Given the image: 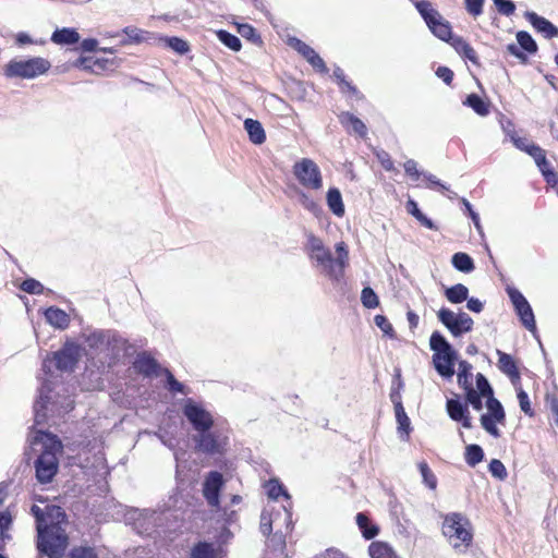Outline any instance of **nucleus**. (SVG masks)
Segmentation results:
<instances>
[{"label":"nucleus","instance_id":"nucleus-1","mask_svg":"<svg viewBox=\"0 0 558 558\" xmlns=\"http://www.w3.org/2000/svg\"><path fill=\"white\" fill-rule=\"evenodd\" d=\"M33 446L40 447V452L34 462L36 480L40 484H49L59 471L58 456L63 452V445L57 435L39 432L34 437Z\"/></svg>","mask_w":558,"mask_h":558},{"label":"nucleus","instance_id":"nucleus-2","mask_svg":"<svg viewBox=\"0 0 558 558\" xmlns=\"http://www.w3.org/2000/svg\"><path fill=\"white\" fill-rule=\"evenodd\" d=\"M307 245L310 258L316 263V267H319L326 276L333 280H339L343 276V270L349 259V253L343 242L336 245L338 254L336 259L318 236L311 234Z\"/></svg>","mask_w":558,"mask_h":558},{"label":"nucleus","instance_id":"nucleus-3","mask_svg":"<svg viewBox=\"0 0 558 558\" xmlns=\"http://www.w3.org/2000/svg\"><path fill=\"white\" fill-rule=\"evenodd\" d=\"M133 367L136 373L143 375L144 377L159 376L161 374L165 375V387L171 393H181L184 396L190 393V389L177 380L170 369L162 368L158 361L147 351L140 352L136 355L135 361L133 362Z\"/></svg>","mask_w":558,"mask_h":558},{"label":"nucleus","instance_id":"nucleus-4","mask_svg":"<svg viewBox=\"0 0 558 558\" xmlns=\"http://www.w3.org/2000/svg\"><path fill=\"white\" fill-rule=\"evenodd\" d=\"M69 545L65 530L58 524H48L37 531V549L40 555L48 558H63Z\"/></svg>","mask_w":558,"mask_h":558},{"label":"nucleus","instance_id":"nucleus-5","mask_svg":"<svg viewBox=\"0 0 558 558\" xmlns=\"http://www.w3.org/2000/svg\"><path fill=\"white\" fill-rule=\"evenodd\" d=\"M429 348L434 352L433 365L436 372L444 378H452L458 359L457 351L439 331L432 333Z\"/></svg>","mask_w":558,"mask_h":558},{"label":"nucleus","instance_id":"nucleus-6","mask_svg":"<svg viewBox=\"0 0 558 558\" xmlns=\"http://www.w3.org/2000/svg\"><path fill=\"white\" fill-rule=\"evenodd\" d=\"M442 534L454 549L468 548L473 539L470 520L461 513H450L445 517Z\"/></svg>","mask_w":558,"mask_h":558},{"label":"nucleus","instance_id":"nucleus-7","mask_svg":"<svg viewBox=\"0 0 558 558\" xmlns=\"http://www.w3.org/2000/svg\"><path fill=\"white\" fill-rule=\"evenodd\" d=\"M50 62L41 57H34L27 60H11L3 68V75L7 78L32 80L45 74L50 69Z\"/></svg>","mask_w":558,"mask_h":558},{"label":"nucleus","instance_id":"nucleus-8","mask_svg":"<svg viewBox=\"0 0 558 558\" xmlns=\"http://www.w3.org/2000/svg\"><path fill=\"white\" fill-rule=\"evenodd\" d=\"M283 529V532L290 533L293 529L292 512L286 507L281 506L278 509H264L260 514L259 530L263 535H269L274 529Z\"/></svg>","mask_w":558,"mask_h":558},{"label":"nucleus","instance_id":"nucleus-9","mask_svg":"<svg viewBox=\"0 0 558 558\" xmlns=\"http://www.w3.org/2000/svg\"><path fill=\"white\" fill-rule=\"evenodd\" d=\"M293 174L300 184L306 189L320 190L323 177L319 167L310 158H302L293 166Z\"/></svg>","mask_w":558,"mask_h":558},{"label":"nucleus","instance_id":"nucleus-10","mask_svg":"<svg viewBox=\"0 0 558 558\" xmlns=\"http://www.w3.org/2000/svg\"><path fill=\"white\" fill-rule=\"evenodd\" d=\"M183 415L196 432H209L214 426L211 414L193 399L185 401Z\"/></svg>","mask_w":558,"mask_h":558},{"label":"nucleus","instance_id":"nucleus-11","mask_svg":"<svg viewBox=\"0 0 558 558\" xmlns=\"http://www.w3.org/2000/svg\"><path fill=\"white\" fill-rule=\"evenodd\" d=\"M437 316L441 324H444L454 337L471 331L474 325L471 316L464 312H460L456 315L448 308H441L438 311Z\"/></svg>","mask_w":558,"mask_h":558},{"label":"nucleus","instance_id":"nucleus-12","mask_svg":"<svg viewBox=\"0 0 558 558\" xmlns=\"http://www.w3.org/2000/svg\"><path fill=\"white\" fill-rule=\"evenodd\" d=\"M508 295L514 306V310L520 317V320L522 325L531 332L535 333L536 331V324L534 314L532 311L531 305L529 304L527 300L524 298V295L514 288H508L507 289Z\"/></svg>","mask_w":558,"mask_h":558},{"label":"nucleus","instance_id":"nucleus-13","mask_svg":"<svg viewBox=\"0 0 558 558\" xmlns=\"http://www.w3.org/2000/svg\"><path fill=\"white\" fill-rule=\"evenodd\" d=\"M475 378L477 389L486 398L487 414L494 416L498 423L504 424L506 420L505 410L501 403L494 397V390L488 379L482 373H477Z\"/></svg>","mask_w":558,"mask_h":558},{"label":"nucleus","instance_id":"nucleus-14","mask_svg":"<svg viewBox=\"0 0 558 558\" xmlns=\"http://www.w3.org/2000/svg\"><path fill=\"white\" fill-rule=\"evenodd\" d=\"M225 485V478L218 471H210L203 483V495L207 504L217 511L220 507V493Z\"/></svg>","mask_w":558,"mask_h":558},{"label":"nucleus","instance_id":"nucleus-15","mask_svg":"<svg viewBox=\"0 0 558 558\" xmlns=\"http://www.w3.org/2000/svg\"><path fill=\"white\" fill-rule=\"evenodd\" d=\"M81 348L74 342H65L64 345L54 352L53 360L57 369L62 372H71L80 360Z\"/></svg>","mask_w":558,"mask_h":558},{"label":"nucleus","instance_id":"nucleus-16","mask_svg":"<svg viewBox=\"0 0 558 558\" xmlns=\"http://www.w3.org/2000/svg\"><path fill=\"white\" fill-rule=\"evenodd\" d=\"M446 408L452 421L461 422L464 428H472V418L466 404H463L459 399H448Z\"/></svg>","mask_w":558,"mask_h":558},{"label":"nucleus","instance_id":"nucleus-17","mask_svg":"<svg viewBox=\"0 0 558 558\" xmlns=\"http://www.w3.org/2000/svg\"><path fill=\"white\" fill-rule=\"evenodd\" d=\"M525 19L532 24V26L542 33L546 38H553L558 36V27L543 16L537 15L535 12L526 11L524 14Z\"/></svg>","mask_w":558,"mask_h":558},{"label":"nucleus","instance_id":"nucleus-18","mask_svg":"<svg viewBox=\"0 0 558 558\" xmlns=\"http://www.w3.org/2000/svg\"><path fill=\"white\" fill-rule=\"evenodd\" d=\"M497 355L499 369L504 374H506L510 378L511 383L515 386L517 383L520 380V373L515 364V361L510 354L505 353L500 350H497Z\"/></svg>","mask_w":558,"mask_h":558},{"label":"nucleus","instance_id":"nucleus-19","mask_svg":"<svg viewBox=\"0 0 558 558\" xmlns=\"http://www.w3.org/2000/svg\"><path fill=\"white\" fill-rule=\"evenodd\" d=\"M198 435L194 437L196 448L198 451L207 454H215L219 451L217 438L209 432H197Z\"/></svg>","mask_w":558,"mask_h":558},{"label":"nucleus","instance_id":"nucleus-20","mask_svg":"<svg viewBox=\"0 0 558 558\" xmlns=\"http://www.w3.org/2000/svg\"><path fill=\"white\" fill-rule=\"evenodd\" d=\"M80 34L75 28H57L51 35V41L57 45H74L80 41Z\"/></svg>","mask_w":558,"mask_h":558},{"label":"nucleus","instance_id":"nucleus-21","mask_svg":"<svg viewBox=\"0 0 558 558\" xmlns=\"http://www.w3.org/2000/svg\"><path fill=\"white\" fill-rule=\"evenodd\" d=\"M46 320L59 329L68 328L70 324L69 315L61 308L51 306L45 311Z\"/></svg>","mask_w":558,"mask_h":558},{"label":"nucleus","instance_id":"nucleus-22","mask_svg":"<svg viewBox=\"0 0 558 558\" xmlns=\"http://www.w3.org/2000/svg\"><path fill=\"white\" fill-rule=\"evenodd\" d=\"M246 134L254 145H262L266 142V132L262 123L254 119L246 118Z\"/></svg>","mask_w":558,"mask_h":558},{"label":"nucleus","instance_id":"nucleus-23","mask_svg":"<svg viewBox=\"0 0 558 558\" xmlns=\"http://www.w3.org/2000/svg\"><path fill=\"white\" fill-rule=\"evenodd\" d=\"M427 26L436 37L444 41H449L452 37L450 23L445 20L441 14H439L438 19L432 21Z\"/></svg>","mask_w":558,"mask_h":558},{"label":"nucleus","instance_id":"nucleus-24","mask_svg":"<svg viewBox=\"0 0 558 558\" xmlns=\"http://www.w3.org/2000/svg\"><path fill=\"white\" fill-rule=\"evenodd\" d=\"M339 119H340L341 124L344 128L351 130L352 132L356 133L361 137L366 135V133H367L366 125L364 124V122L361 119H359L354 114H352L350 112H342L339 116Z\"/></svg>","mask_w":558,"mask_h":558},{"label":"nucleus","instance_id":"nucleus-25","mask_svg":"<svg viewBox=\"0 0 558 558\" xmlns=\"http://www.w3.org/2000/svg\"><path fill=\"white\" fill-rule=\"evenodd\" d=\"M472 368H473L472 364L469 363L468 361L462 360V361L459 362L458 385L464 391H466L468 389H472L473 388V384H472V378H473Z\"/></svg>","mask_w":558,"mask_h":558},{"label":"nucleus","instance_id":"nucleus-26","mask_svg":"<svg viewBox=\"0 0 558 558\" xmlns=\"http://www.w3.org/2000/svg\"><path fill=\"white\" fill-rule=\"evenodd\" d=\"M327 205L329 209L338 217L343 216L344 205L342 202L341 193L338 189L332 187L327 192Z\"/></svg>","mask_w":558,"mask_h":558},{"label":"nucleus","instance_id":"nucleus-27","mask_svg":"<svg viewBox=\"0 0 558 558\" xmlns=\"http://www.w3.org/2000/svg\"><path fill=\"white\" fill-rule=\"evenodd\" d=\"M289 533L283 532V529L278 527V531L271 532L267 536V546L272 551L283 553L286 549V538Z\"/></svg>","mask_w":558,"mask_h":558},{"label":"nucleus","instance_id":"nucleus-28","mask_svg":"<svg viewBox=\"0 0 558 558\" xmlns=\"http://www.w3.org/2000/svg\"><path fill=\"white\" fill-rule=\"evenodd\" d=\"M445 295L447 300L453 304L462 303L468 300L469 289L462 283H457L446 289Z\"/></svg>","mask_w":558,"mask_h":558},{"label":"nucleus","instance_id":"nucleus-29","mask_svg":"<svg viewBox=\"0 0 558 558\" xmlns=\"http://www.w3.org/2000/svg\"><path fill=\"white\" fill-rule=\"evenodd\" d=\"M452 266L462 272H471L474 269V262L472 257L466 253H456L451 258Z\"/></svg>","mask_w":558,"mask_h":558},{"label":"nucleus","instance_id":"nucleus-30","mask_svg":"<svg viewBox=\"0 0 558 558\" xmlns=\"http://www.w3.org/2000/svg\"><path fill=\"white\" fill-rule=\"evenodd\" d=\"M368 551L372 558H397L395 550L383 542L372 543L368 547Z\"/></svg>","mask_w":558,"mask_h":558},{"label":"nucleus","instance_id":"nucleus-31","mask_svg":"<svg viewBox=\"0 0 558 558\" xmlns=\"http://www.w3.org/2000/svg\"><path fill=\"white\" fill-rule=\"evenodd\" d=\"M216 36L217 38L219 39V41L221 44H223L226 47H228L229 49H231L232 51H240L241 48H242V43H241V39L229 33L228 31H225V29H219L216 32Z\"/></svg>","mask_w":558,"mask_h":558},{"label":"nucleus","instance_id":"nucleus-32","mask_svg":"<svg viewBox=\"0 0 558 558\" xmlns=\"http://www.w3.org/2000/svg\"><path fill=\"white\" fill-rule=\"evenodd\" d=\"M161 40L165 43L166 47L170 48L171 50L181 56L186 54L191 50L189 43L180 37L167 36L161 38Z\"/></svg>","mask_w":558,"mask_h":558},{"label":"nucleus","instance_id":"nucleus-33","mask_svg":"<svg viewBox=\"0 0 558 558\" xmlns=\"http://www.w3.org/2000/svg\"><path fill=\"white\" fill-rule=\"evenodd\" d=\"M356 523L366 539L374 538L379 532V529L376 525H369L367 515L362 512L356 514Z\"/></svg>","mask_w":558,"mask_h":558},{"label":"nucleus","instance_id":"nucleus-34","mask_svg":"<svg viewBox=\"0 0 558 558\" xmlns=\"http://www.w3.org/2000/svg\"><path fill=\"white\" fill-rule=\"evenodd\" d=\"M463 104L471 107L478 116L485 117L489 113L488 105L476 94H470Z\"/></svg>","mask_w":558,"mask_h":558},{"label":"nucleus","instance_id":"nucleus-35","mask_svg":"<svg viewBox=\"0 0 558 558\" xmlns=\"http://www.w3.org/2000/svg\"><path fill=\"white\" fill-rule=\"evenodd\" d=\"M415 7L427 25L435 19H438V16L440 14L437 10H435L432 7V3L426 0L416 2Z\"/></svg>","mask_w":558,"mask_h":558},{"label":"nucleus","instance_id":"nucleus-36","mask_svg":"<svg viewBox=\"0 0 558 558\" xmlns=\"http://www.w3.org/2000/svg\"><path fill=\"white\" fill-rule=\"evenodd\" d=\"M407 209L408 211L414 216L424 227H426L427 229H430V230H436L437 227L434 225V222L432 221V219H429L428 217H426L417 207V204L410 199L408 201L407 203Z\"/></svg>","mask_w":558,"mask_h":558},{"label":"nucleus","instance_id":"nucleus-37","mask_svg":"<svg viewBox=\"0 0 558 558\" xmlns=\"http://www.w3.org/2000/svg\"><path fill=\"white\" fill-rule=\"evenodd\" d=\"M122 33L126 36L121 39L120 44L122 46L129 44H140L144 40V32L137 27L128 26L122 29Z\"/></svg>","mask_w":558,"mask_h":558},{"label":"nucleus","instance_id":"nucleus-38","mask_svg":"<svg viewBox=\"0 0 558 558\" xmlns=\"http://www.w3.org/2000/svg\"><path fill=\"white\" fill-rule=\"evenodd\" d=\"M484 459V451L478 445H469L465 448V462L470 466H475Z\"/></svg>","mask_w":558,"mask_h":558},{"label":"nucleus","instance_id":"nucleus-39","mask_svg":"<svg viewBox=\"0 0 558 558\" xmlns=\"http://www.w3.org/2000/svg\"><path fill=\"white\" fill-rule=\"evenodd\" d=\"M267 495L270 499L277 500L279 496L290 499V495L278 480H270L266 484Z\"/></svg>","mask_w":558,"mask_h":558},{"label":"nucleus","instance_id":"nucleus-40","mask_svg":"<svg viewBox=\"0 0 558 558\" xmlns=\"http://www.w3.org/2000/svg\"><path fill=\"white\" fill-rule=\"evenodd\" d=\"M68 558H99L96 549L88 545L73 546Z\"/></svg>","mask_w":558,"mask_h":558},{"label":"nucleus","instance_id":"nucleus-41","mask_svg":"<svg viewBox=\"0 0 558 558\" xmlns=\"http://www.w3.org/2000/svg\"><path fill=\"white\" fill-rule=\"evenodd\" d=\"M518 46L529 53H535L537 51V45L533 37L525 31L517 33Z\"/></svg>","mask_w":558,"mask_h":558},{"label":"nucleus","instance_id":"nucleus-42","mask_svg":"<svg viewBox=\"0 0 558 558\" xmlns=\"http://www.w3.org/2000/svg\"><path fill=\"white\" fill-rule=\"evenodd\" d=\"M396 420L398 423V432L402 435L404 434L407 438L410 435L411 432V423L410 418L408 417L404 408L399 407V409H395Z\"/></svg>","mask_w":558,"mask_h":558},{"label":"nucleus","instance_id":"nucleus-43","mask_svg":"<svg viewBox=\"0 0 558 558\" xmlns=\"http://www.w3.org/2000/svg\"><path fill=\"white\" fill-rule=\"evenodd\" d=\"M49 402V397L47 396H40L38 400H36L34 404V411H35V423L36 424H44L47 420V403Z\"/></svg>","mask_w":558,"mask_h":558},{"label":"nucleus","instance_id":"nucleus-44","mask_svg":"<svg viewBox=\"0 0 558 558\" xmlns=\"http://www.w3.org/2000/svg\"><path fill=\"white\" fill-rule=\"evenodd\" d=\"M191 558H215L213 545L206 542L197 543L192 549Z\"/></svg>","mask_w":558,"mask_h":558},{"label":"nucleus","instance_id":"nucleus-45","mask_svg":"<svg viewBox=\"0 0 558 558\" xmlns=\"http://www.w3.org/2000/svg\"><path fill=\"white\" fill-rule=\"evenodd\" d=\"M47 518L50 520L48 524L61 525L66 521V513L60 506H48L46 508Z\"/></svg>","mask_w":558,"mask_h":558},{"label":"nucleus","instance_id":"nucleus-46","mask_svg":"<svg viewBox=\"0 0 558 558\" xmlns=\"http://www.w3.org/2000/svg\"><path fill=\"white\" fill-rule=\"evenodd\" d=\"M529 155L534 159L541 172L546 170V168H550L546 153L541 146L532 147V151H529Z\"/></svg>","mask_w":558,"mask_h":558},{"label":"nucleus","instance_id":"nucleus-47","mask_svg":"<svg viewBox=\"0 0 558 558\" xmlns=\"http://www.w3.org/2000/svg\"><path fill=\"white\" fill-rule=\"evenodd\" d=\"M361 302L366 308H375L379 305V300L371 287H365L361 293Z\"/></svg>","mask_w":558,"mask_h":558},{"label":"nucleus","instance_id":"nucleus-48","mask_svg":"<svg viewBox=\"0 0 558 558\" xmlns=\"http://www.w3.org/2000/svg\"><path fill=\"white\" fill-rule=\"evenodd\" d=\"M498 421L488 414H482L481 416V425L482 427L493 437L498 438L500 437V430L496 426Z\"/></svg>","mask_w":558,"mask_h":558},{"label":"nucleus","instance_id":"nucleus-49","mask_svg":"<svg viewBox=\"0 0 558 558\" xmlns=\"http://www.w3.org/2000/svg\"><path fill=\"white\" fill-rule=\"evenodd\" d=\"M418 469L423 477L424 484L430 489H435L437 486V478L433 471L429 469L426 462H420Z\"/></svg>","mask_w":558,"mask_h":558},{"label":"nucleus","instance_id":"nucleus-50","mask_svg":"<svg viewBox=\"0 0 558 558\" xmlns=\"http://www.w3.org/2000/svg\"><path fill=\"white\" fill-rule=\"evenodd\" d=\"M484 398V395L481 393L480 389H468L465 391V400L466 403L471 404L474 410L481 411L483 409V402L482 399Z\"/></svg>","mask_w":558,"mask_h":558},{"label":"nucleus","instance_id":"nucleus-51","mask_svg":"<svg viewBox=\"0 0 558 558\" xmlns=\"http://www.w3.org/2000/svg\"><path fill=\"white\" fill-rule=\"evenodd\" d=\"M93 68L98 71V74L102 71L113 70L118 66V61L114 58H96L92 60Z\"/></svg>","mask_w":558,"mask_h":558},{"label":"nucleus","instance_id":"nucleus-52","mask_svg":"<svg viewBox=\"0 0 558 558\" xmlns=\"http://www.w3.org/2000/svg\"><path fill=\"white\" fill-rule=\"evenodd\" d=\"M289 45L301 53L305 59L312 56L314 49L296 37L289 38Z\"/></svg>","mask_w":558,"mask_h":558},{"label":"nucleus","instance_id":"nucleus-53","mask_svg":"<svg viewBox=\"0 0 558 558\" xmlns=\"http://www.w3.org/2000/svg\"><path fill=\"white\" fill-rule=\"evenodd\" d=\"M488 470L494 477L501 480V481H504L508 475L504 463L498 459H493L490 461V463L488 465Z\"/></svg>","mask_w":558,"mask_h":558},{"label":"nucleus","instance_id":"nucleus-54","mask_svg":"<svg viewBox=\"0 0 558 558\" xmlns=\"http://www.w3.org/2000/svg\"><path fill=\"white\" fill-rule=\"evenodd\" d=\"M21 289L29 294H41L44 286L34 278H27L22 282Z\"/></svg>","mask_w":558,"mask_h":558},{"label":"nucleus","instance_id":"nucleus-55","mask_svg":"<svg viewBox=\"0 0 558 558\" xmlns=\"http://www.w3.org/2000/svg\"><path fill=\"white\" fill-rule=\"evenodd\" d=\"M517 391H518V400H519L521 411L524 412L529 416H533L534 412L532 410L527 393L522 388H518Z\"/></svg>","mask_w":558,"mask_h":558},{"label":"nucleus","instance_id":"nucleus-56","mask_svg":"<svg viewBox=\"0 0 558 558\" xmlns=\"http://www.w3.org/2000/svg\"><path fill=\"white\" fill-rule=\"evenodd\" d=\"M498 12L502 15L510 16L515 11V4L511 0H493Z\"/></svg>","mask_w":558,"mask_h":558},{"label":"nucleus","instance_id":"nucleus-57","mask_svg":"<svg viewBox=\"0 0 558 558\" xmlns=\"http://www.w3.org/2000/svg\"><path fill=\"white\" fill-rule=\"evenodd\" d=\"M31 511L36 520V529L37 530L39 527L48 526V523L46 522V518H47L46 511H44L40 507H38L36 505L32 506Z\"/></svg>","mask_w":558,"mask_h":558},{"label":"nucleus","instance_id":"nucleus-58","mask_svg":"<svg viewBox=\"0 0 558 558\" xmlns=\"http://www.w3.org/2000/svg\"><path fill=\"white\" fill-rule=\"evenodd\" d=\"M374 322L376 326L386 335L392 336L393 335V328L392 325L389 323L386 316L384 315H376L374 317Z\"/></svg>","mask_w":558,"mask_h":558},{"label":"nucleus","instance_id":"nucleus-59","mask_svg":"<svg viewBox=\"0 0 558 558\" xmlns=\"http://www.w3.org/2000/svg\"><path fill=\"white\" fill-rule=\"evenodd\" d=\"M484 1L485 0H465V9L471 15L478 16L483 12Z\"/></svg>","mask_w":558,"mask_h":558},{"label":"nucleus","instance_id":"nucleus-60","mask_svg":"<svg viewBox=\"0 0 558 558\" xmlns=\"http://www.w3.org/2000/svg\"><path fill=\"white\" fill-rule=\"evenodd\" d=\"M511 141L513 143V145L526 153L529 155V151H532V147H537L538 145L534 144V143H530L526 138L524 137H517V136H511Z\"/></svg>","mask_w":558,"mask_h":558},{"label":"nucleus","instance_id":"nucleus-61","mask_svg":"<svg viewBox=\"0 0 558 558\" xmlns=\"http://www.w3.org/2000/svg\"><path fill=\"white\" fill-rule=\"evenodd\" d=\"M376 157L385 170H387V171L395 170L393 161L391 160V157L387 151L379 150L376 153Z\"/></svg>","mask_w":558,"mask_h":558},{"label":"nucleus","instance_id":"nucleus-62","mask_svg":"<svg viewBox=\"0 0 558 558\" xmlns=\"http://www.w3.org/2000/svg\"><path fill=\"white\" fill-rule=\"evenodd\" d=\"M307 62L317 71L322 73H327L328 69L324 62V60L314 51L312 56L306 58Z\"/></svg>","mask_w":558,"mask_h":558},{"label":"nucleus","instance_id":"nucleus-63","mask_svg":"<svg viewBox=\"0 0 558 558\" xmlns=\"http://www.w3.org/2000/svg\"><path fill=\"white\" fill-rule=\"evenodd\" d=\"M93 58L90 57H80L77 58L74 63H73V66L75 68H81L85 71H89L92 73H95V74H98V71H96L94 68H93V62H92Z\"/></svg>","mask_w":558,"mask_h":558},{"label":"nucleus","instance_id":"nucleus-64","mask_svg":"<svg viewBox=\"0 0 558 558\" xmlns=\"http://www.w3.org/2000/svg\"><path fill=\"white\" fill-rule=\"evenodd\" d=\"M542 174L548 185L558 189V173L553 168H546Z\"/></svg>","mask_w":558,"mask_h":558}]
</instances>
